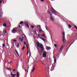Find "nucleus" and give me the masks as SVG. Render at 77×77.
Here are the masks:
<instances>
[{"instance_id":"1","label":"nucleus","mask_w":77,"mask_h":77,"mask_svg":"<svg viewBox=\"0 0 77 77\" xmlns=\"http://www.w3.org/2000/svg\"><path fill=\"white\" fill-rule=\"evenodd\" d=\"M37 45L38 47H40L41 48L42 51H44V46L42 44H40V43L38 42H37Z\"/></svg>"},{"instance_id":"2","label":"nucleus","mask_w":77,"mask_h":77,"mask_svg":"<svg viewBox=\"0 0 77 77\" xmlns=\"http://www.w3.org/2000/svg\"><path fill=\"white\" fill-rule=\"evenodd\" d=\"M51 11H52V12L53 14H54L55 15H57H57L56 14H57V11L55 10L53 7H52V8L51 9Z\"/></svg>"},{"instance_id":"3","label":"nucleus","mask_w":77,"mask_h":77,"mask_svg":"<svg viewBox=\"0 0 77 77\" xmlns=\"http://www.w3.org/2000/svg\"><path fill=\"white\" fill-rule=\"evenodd\" d=\"M17 28L15 27L11 31V32L12 33H16V30H17Z\"/></svg>"},{"instance_id":"4","label":"nucleus","mask_w":77,"mask_h":77,"mask_svg":"<svg viewBox=\"0 0 77 77\" xmlns=\"http://www.w3.org/2000/svg\"><path fill=\"white\" fill-rule=\"evenodd\" d=\"M43 57H47V53H46V52H43Z\"/></svg>"},{"instance_id":"5","label":"nucleus","mask_w":77,"mask_h":77,"mask_svg":"<svg viewBox=\"0 0 77 77\" xmlns=\"http://www.w3.org/2000/svg\"><path fill=\"white\" fill-rule=\"evenodd\" d=\"M50 20H51V21H54V19H53V17H52L51 16V15H52V14H50Z\"/></svg>"},{"instance_id":"6","label":"nucleus","mask_w":77,"mask_h":77,"mask_svg":"<svg viewBox=\"0 0 77 77\" xmlns=\"http://www.w3.org/2000/svg\"><path fill=\"white\" fill-rule=\"evenodd\" d=\"M19 39L20 40V41H23V40H24V37H22V38L20 37L19 38Z\"/></svg>"},{"instance_id":"7","label":"nucleus","mask_w":77,"mask_h":77,"mask_svg":"<svg viewBox=\"0 0 77 77\" xmlns=\"http://www.w3.org/2000/svg\"><path fill=\"white\" fill-rule=\"evenodd\" d=\"M24 23L25 24L26 26L27 27H29V24H28V23H27L26 22V23Z\"/></svg>"},{"instance_id":"8","label":"nucleus","mask_w":77,"mask_h":77,"mask_svg":"<svg viewBox=\"0 0 77 77\" xmlns=\"http://www.w3.org/2000/svg\"><path fill=\"white\" fill-rule=\"evenodd\" d=\"M63 45H62V46L60 48V50H59V51H60V53H62V48H63Z\"/></svg>"},{"instance_id":"9","label":"nucleus","mask_w":77,"mask_h":77,"mask_svg":"<svg viewBox=\"0 0 77 77\" xmlns=\"http://www.w3.org/2000/svg\"><path fill=\"white\" fill-rule=\"evenodd\" d=\"M26 46L27 47V55H28V54L29 53V48H28V45H26Z\"/></svg>"},{"instance_id":"10","label":"nucleus","mask_w":77,"mask_h":77,"mask_svg":"<svg viewBox=\"0 0 77 77\" xmlns=\"http://www.w3.org/2000/svg\"><path fill=\"white\" fill-rule=\"evenodd\" d=\"M39 53V54L40 55V56H41V53H42V52H43V51H42V50H41V51H38Z\"/></svg>"},{"instance_id":"11","label":"nucleus","mask_w":77,"mask_h":77,"mask_svg":"<svg viewBox=\"0 0 77 77\" xmlns=\"http://www.w3.org/2000/svg\"><path fill=\"white\" fill-rule=\"evenodd\" d=\"M51 49V48L50 47L48 46L47 48V50H50Z\"/></svg>"},{"instance_id":"12","label":"nucleus","mask_w":77,"mask_h":77,"mask_svg":"<svg viewBox=\"0 0 77 77\" xmlns=\"http://www.w3.org/2000/svg\"><path fill=\"white\" fill-rule=\"evenodd\" d=\"M40 39H42V40H43V41H46V40H47V39H44V38H41V37H40Z\"/></svg>"},{"instance_id":"13","label":"nucleus","mask_w":77,"mask_h":77,"mask_svg":"<svg viewBox=\"0 0 77 77\" xmlns=\"http://www.w3.org/2000/svg\"><path fill=\"white\" fill-rule=\"evenodd\" d=\"M35 67H33V69L31 71V72H34V71H35Z\"/></svg>"},{"instance_id":"14","label":"nucleus","mask_w":77,"mask_h":77,"mask_svg":"<svg viewBox=\"0 0 77 77\" xmlns=\"http://www.w3.org/2000/svg\"><path fill=\"white\" fill-rule=\"evenodd\" d=\"M55 67V63H54L52 65V68H54Z\"/></svg>"},{"instance_id":"15","label":"nucleus","mask_w":77,"mask_h":77,"mask_svg":"<svg viewBox=\"0 0 77 77\" xmlns=\"http://www.w3.org/2000/svg\"><path fill=\"white\" fill-rule=\"evenodd\" d=\"M15 51L17 53V54L18 56H19V54H18V51H17V50H15Z\"/></svg>"},{"instance_id":"16","label":"nucleus","mask_w":77,"mask_h":77,"mask_svg":"<svg viewBox=\"0 0 77 77\" xmlns=\"http://www.w3.org/2000/svg\"><path fill=\"white\" fill-rule=\"evenodd\" d=\"M39 32L40 33H41V32H42V30L41 29H40L39 30Z\"/></svg>"},{"instance_id":"17","label":"nucleus","mask_w":77,"mask_h":77,"mask_svg":"<svg viewBox=\"0 0 77 77\" xmlns=\"http://www.w3.org/2000/svg\"><path fill=\"white\" fill-rule=\"evenodd\" d=\"M63 42L64 43V42H65V39H64V37H63Z\"/></svg>"},{"instance_id":"18","label":"nucleus","mask_w":77,"mask_h":77,"mask_svg":"<svg viewBox=\"0 0 77 77\" xmlns=\"http://www.w3.org/2000/svg\"><path fill=\"white\" fill-rule=\"evenodd\" d=\"M54 63H56V59L55 58H54Z\"/></svg>"},{"instance_id":"19","label":"nucleus","mask_w":77,"mask_h":77,"mask_svg":"<svg viewBox=\"0 0 77 77\" xmlns=\"http://www.w3.org/2000/svg\"><path fill=\"white\" fill-rule=\"evenodd\" d=\"M3 26H4V27H6V23H5L3 24Z\"/></svg>"},{"instance_id":"20","label":"nucleus","mask_w":77,"mask_h":77,"mask_svg":"<svg viewBox=\"0 0 77 77\" xmlns=\"http://www.w3.org/2000/svg\"><path fill=\"white\" fill-rule=\"evenodd\" d=\"M68 26H69V28L70 29L71 28V27H72V26H71V25H69Z\"/></svg>"},{"instance_id":"21","label":"nucleus","mask_w":77,"mask_h":77,"mask_svg":"<svg viewBox=\"0 0 77 77\" xmlns=\"http://www.w3.org/2000/svg\"><path fill=\"white\" fill-rule=\"evenodd\" d=\"M41 36H42V37H44L45 36V34H42L41 35Z\"/></svg>"},{"instance_id":"22","label":"nucleus","mask_w":77,"mask_h":77,"mask_svg":"<svg viewBox=\"0 0 77 77\" xmlns=\"http://www.w3.org/2000/svg\"><path fill=\"white\" fill-rule=\"evenodd\" d=\"M4 33H7V32H6V30L5 29L4 31Z\"/></svg>"},{"instance_id":"23","label":"nucleus","mask_w":77,"mask_h":77,"mask_svg":"<svg viewBox=\"0 0 77 77\" xmlns=\"http://www.w3.org/2000/svg\"><path fill=\"white\" fill-rule=\"evenodd\" d=\"M25 48V46H24L22 49V50H23Z\"/></svg>"},{"instance_id":"24","label":"nucleus","mask_w":77,"mask_h":77,"mask_svg":"<svg viewBox=\"0 0 77 77\" xmlns=\"http://www.w3.org/2000/svg\"><path fill=\"white\" fill-rule=\"evenodd\" d=\"M2 46L3 47H5V43L2 44Z\"/></svg>"},{"instance_id":"25","label":"nucleus","mask_w":77,"mask_h":77,"mask_svg":"<svg viewBox=\"0 0 77 77\" xmlns=\"http://www.w3.org/2000/svg\"><path fill=\"white\" fill-rule=\"evenodd\" d=\"M45 67L46 68H48V64H46Z\"/></svg>"},{"instance_id":"26","label":"nucleus","mask_w":77,"mask_h":77,"mask_svg":"<svg viewBox=\"0 0 77 77\" xmlns=\"http://www.w3.org/2000/svg\"><path fill=\"white\" fill-rule=\"evenodd\" d=\"M17 47L19 48L20 47V45L19 44H17Z\"/></svg>"},{"instance_id":"27","label":"nucleus","mask_w":77,"mask_h":77,"mask_svg":"<svg viewBox=\"0 0 77 77\" xmlns=\"http://www.w3.org/2000/svg\"><path fill=\"white\" fill-rule=\"evenodd\" d=\"M23 21H21L20 22V24H23Z\"/></svg>"},{"instance_id":"28","label":"nucleus","mask_w":77,"mask_h":77,"mask_svg":"<svg viewBox=\"0 0 77 77\" xmlns=\"http://www.w3.org/2000/svg\"><path fill=\"white\" fill-rule=\"evenodd\" d=\"M54 46L55 47V48H56V47H57V45H56V44H54Z\"/></svg>"},{"instance_id":"29","label":"nucleus","mask_w":77,"mask_h":77,"mask_svg":"<svg viewBox=\"0 0 77 77\" xmlns=\"http://www.w3.org/2000/svg\"><path fill=\"white\" fill-rule=\"evenodd\" d=\"M7 69H8V70H12V69H11L10 68H8Z\"/></svg>"},{"instance_id":"30","label":"nucleus","mask_w":77,"mask_h":77,"mask_svg":"<svg viewBox=\"0 0 77 77\" xmlns=\"http://www.w3.org/2000/svg\"><path fill=\"white\" fill-rule=\"evenodd\" d=\"M11 63H12V62H11V61H10L8 62V64H11Z\"/></svg>"},{"instance_id":"31","label":"nucleus","mask_w":77,"mask_h":77,"mask_svg":"<svg viewBox=\"0 0 77 77\" xmlns=\"http://www.w3.org/2000/svg\"><path fill=\"white\" fill-rule=\"evenodd\" d=\"M38 27H39V29H41V25H39Z\"/></svg>"},{"instance_id":"32","label":"nucleus","mask_w":77,"mask_h":77,"mask_svg":"<svg viewBox=\"0 0 77 77\" xmlns=\"http://www.w3.org/2000/svg\"><path fill=\"white\" fill-rule=\"evenodd\" d=\"M63 34L64 36H65V32H63Z\"/></svg>"},{"instance_id":"33","label":"nucleus","mask_w":77,"mask_h":77,"mask_svg":"<svg viewBox=\"0 0 77 77\" xmlns=\"http://www.w3.org/2000/svg\"><path fill=\"white\" fill-rule=\"evenodd\" d=\"M0 3H1V4L2 3V0H0Z\"/></svg>"},{"instance_id":"34","label":"nucleus","mask_w":77,"mask_h":77,"mask_svg":"<svg viewBox=\"0 0 77 77\" xmlns=\"http://www.w3.org/2000/svg\"><path fill=\"white\" fill-rule=\"evenodd\" d=\"M31 27L32 28V29H33V28H34V26H31Z\"/></svg>"},{"instance_id":"35","label":"nucleus","mask_w":77,"mask_h":77,"mask_svg":"<svg viewBox=\"0 0 77 77\" xmlns=\"http://www.w3.org/2000/svg\"><path fill=\"white\" fill-rule=\"evenodd\" d=\"M74 27H75V29H77V26H74Z\"/></svg>"},{"instance_id":"36","label":"nucleus","mask_w":77,"mask_h":77,"mask_svg":"<svg viewBox=\"0 0 77 77\" xmlns=\"http://www.w3.org/2000/svg\"><path fill=\"white\" fill-rule=\"evenodd\" d=\"M41 2H44V0H40Z\"/></svg>"},{"instance_id":"37","label":"nucleus","mask_w":77,"mask_h":77,"mask_svg":"<svg viewBox=\"0 0 77 77\" xmlns=\"http://www.w3.org/2000/svg\"><path fill=\"white\" fill-rule=\"evenodd\" d=\"M34 32L35 33H36V30H34Z\"/></svg>"},{"instance_id":"38","label":"nucleus","mask_w":77,"mask_h":77,"mask_svg":"<svg viewBox=\"0 0 77 77\" xmlns=\"http://www.w3.org/2000/svg\"><path fill=\"white\" fill-rule=\"evenodd\" d=\"M46 29L47 30H48V29H47V26H45Z\"/></svg>"},{"instance_id":"39","label":"nucleus","mask_w":77,"mask_h":77,"mask_svg":"<svg viewBox=\"0 0 77 77\" xmlns=\"http://www.w3.org/2000/svg\"><path fill=\"white\" fill-rule=\"evenodd\" d=\"M24 44H26V42L25 41L24 42Z\"/></svg>"},{"instance_id":"40","label":"nucleus","mask_w":77,"mask_h":77,"mask_svg":"<svg viewBox=\"0 0 77 77\" xmlns=\"http://www.w3.org/2000/svg\"><path fill=\"white\" fill-rule=\"evenodd\" d=\"M48 13H49V14H51V13H50V11H48Z\"/></svg>"},{"instance_id":"41","label":"nucleus","mask_w":77,"mask_h":77,"mask_svg":"<svg viewBox=\"0 0 77 77\" xmlns=\"http://www.w3.org/2000/svg\"><path fill=\"white\" fill-rule=\"evenodd\" d=\"M38 37H40V36H41V35H40L39 34L38 35Z\"/></svg>"},{"instance_id":"42","label":"nucleus","mask_w":77,"mask_h":77,"mask_svg":"<svg viewBox=\"0 0 77 77\" xmlns=\"http://www.w3.org/2000/svg\"><path fill=\"white\" fill-rule=\"evenodd\" d=\"M13 71H15V69H14V70H13Z\"/></svg>"},{"instance_id":"43","label":"nucleus","mask_w":77,"mask_h":77,"mask_svg":"<svg viewBox=\"0 0 77 77\" xmlns=\"http://www.w3.org/2000/svg\"><path fill=\"white\" fill-rule=\"evenodd\" d=\"M25 72H27V70H25Z\"/></svg>"},{"instance_id":"44","label":"nucleus","mask_w":77,"mask_h":77,"mask_svg":"<svg viewBox=\"0 0 77 77\" xmlns=\"http://www.w3.org/2000/svg\"><path fill=\"white\" fill-rule=\"evenodd\" d=\"M19 27L20 28H21V26H20V25H19Z\"/></svg>"},{"instance_id":"45","label":"nucleus","mask_w":77,"mask_h":77,"mask_svg":"<svg viewBox=\"0 0 77 77\" xmlns=\"http://www.w3.org/2000/svg\"><path fill=\"white\" fill-rule=\"evenodd\" d=\"M3 4H5V3H4V1H3Z\"/></svg>"},{"instance_id":"46","label":"nucleus","mask_w":77,"mask_h":77,"mask_svg":"<svg viewBox=\"0 0 77 77\" xmlns=\"http://www.w3.org/2000/svg\"><path fill=\"white\" fill-rule=\"evenodd\" d=\"M14 42H17V40H14Z\"/></svg>"},{"instance_id":"47","label":"nucleus","mask_w":77,"mask_h":77,"mask_svg":"<svg viewBox=\"0 0 77 77\" xmlns=\"http://www.w3.org/2000/svg\"><path fill=\"white\" fill-rule=\"evenodd\" d=\"M19 30H21V28H19Z\"/></svg>"},{"instance_id":"48","label":"nucleus","mask_w":77,"mask_h":77,"mask_svg":"<svg viewBox=\"0 0 77 77\" xmlns=\"http://www.w3.org/2000/svg\"><path fill=\"white\" fill-rule=\"evenodd\" d=\"M7 23L6 21H5V23Z\"/></svg>"},{"instance_id":"49","label":"nucleus","mask_w":77,"mask_h":77,"mask_svg":"<svg viewBox=\"0 0 77 77\" xmlns=\"http://www.w3.org/2000/svg\"><path fill=\"white\" fill-rule=\"evenodd\" d=\"M34 37V39H35V37Z\"/></svg>"},{"instance_id":"50","label":"nucleus","mask_w":77,"mask_h":77,"mask_svg":"<svg viewBox=\"0 0 77 77\" xmlns=\"http://www.w3.org/2000/svg\"><path fill=\"white\" fill-rule=\"evenodd\" d=\"M13 41V42H15V41H14H14Z\"/></svg>"},{"instance_id":"51","label":"nucleus","mask_w":77,"mask_h":77,"mask_svg":"<svg viewBox=\"0 0 77 77\" xmlns=\"http://www.w3.org/2000/svg\"><path fill=\"white\" fill-rule=\"evenodd\" d=\"M35 65H34V67H35Z\"/></svg>"},{"instance_id":"52","label":"nucleus","mask_w":77,"mask_h":77,"mask_svg":"<svg viewBox=\"0 0 77 77\" xmlns=\"http://www.w3.org/2000/svg\"><path fill=\"white\" fill-rule=\"evenodd\" d=\"M42 63V64H43V65H45L44 63Z\"/></svg>"},{"instance_id":"53","label":"nucleus","mask_w":77,"mask_h":77,"mask_svg":"<svg viewBox=\"0 0 77 77\" xmlns=\"http://www.w3.org/2000/svg\"><path fill=\"white\" fill-rule=\"evenodd\" d=\"M51 1H53V0H51Z\"/></svg>"},{"instance_id":"54","label":"nucleus","mask_w":77,"mask_h":77,"mask_svg":"<svg viewBox=\"0 0 77 77\" xmlns=\"http://www.w3.org/2000/svg\"><path fill=\"white\" fill-rule=\"evenodd\" d=\"M71 44L70 45V46H71Z\"/></svg>"},{"instance_id":"55","label":"nucleus","mask_w":77,"mask_h":77,"mask_svg":"<svg viewBox=\"0 0 77 77\" xmlns=\"http://www.w3.org/2000/svg\"><path fill=\"white\" fill-rule=\"evenodd\" d=\"M3 36H4V34H3Z\"/></svg>"},{"instance_id":"56","label":"nucleus","mask_w":77,"mask_h":77,"mask_svg":"<svg viewBox=\"0 0 77 77\" xmlns=\"http://www.w3.org/2000/svg\"><path fill=\"white\" fill-rule=\"evenodd\" d=\"M27 72H28V70L27 71Z\"/></svg>"}]
</instances>
